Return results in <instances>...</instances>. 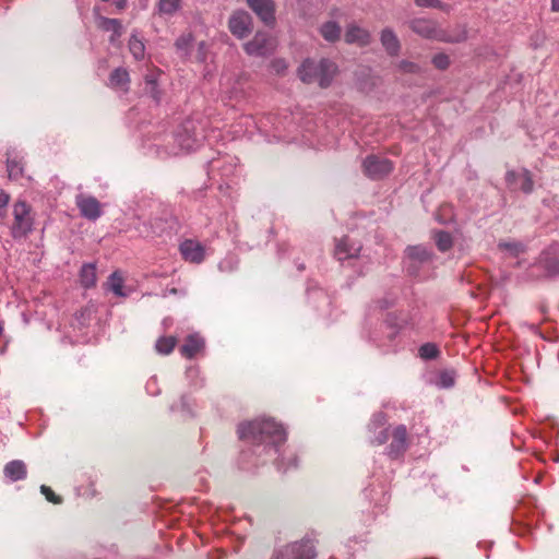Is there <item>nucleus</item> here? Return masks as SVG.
<instances>
[{"label":"nucleus","mask_w":559,"mask_h":559,"mask_svg":"<svg viewBox=\"0 0 559 559\" xmlns=\"http://www.w3.org/2000/svg\"><path fill=\"white\" fill-rule=\"evenodd\" d=\"M7 168L10 178L17 179L23 175V167L16 160L8 159Z\"/></svg>","instance_id":"obj_37"},{"label":"nucleus","mask_w":559,"mask_h":559,"mask_svg":"<svg viewBox=\"0 0 559 559\" xmlns=\"http://www.w3.org/2000/svg\"><path fill=\"white\" fill-rule=\"evenodd\" d=\"M364 174L370 179H382L393 170L390 159L377 155H368L362 162Z\"/></svg>","instance_id":"obj_5"},{"label":"nucleus","mask_w":559,"mask_h":559,"mask_svg":"<svg viewBox=\"0 0 559 559\" xmlns=\"http://www.w3.org/2000/svg\"><path fill=\"white\" fill-rule=\"evenodd\" d=\"M314 547L310 542H295L277 551L272 559H314Z\"/></svg>","instance_id":"obj_6"},{"label":"nucleus","mask_w":559,"mask_h":559,"mask_svg":"<svg viewBox=\"0 0 559 559\" xmlns=\"http://www.w3.org/2000/svg\"><path fill=\"white\" fill-rule=\"evenodd\" d=\"M498 248L509 251L513 257H518L520 253L524 252V246L519 241H500Z\"/></svg>","instance_id":"obj_31"},{"label":"nucleus","mask_w":559,"mask_h":559,"mask_svg":"<svg viewBox=\"0 0 559 559\" xmlns=\"http://www.w3.org/2000/svg\"><path fill=\"white\" fill-rule=\"evenodd\" d=\"M409 28L417 35L428 38L437 39L440 38V31L437 27V23L428 19H413L408 23Z\"/></svg>","instance_id":"obj_12"},{"label":"nucleus","mask_w":559,"mask_h":559,"mask_svg":"<svg viewBox=\"0 0 559 559\" xmlns=\"http://www.w3.org/2000/svg\"><path fill=\"white\" fill-rule=\"evenodd\" d=\"M126 3H127V0H118V1L116 2V7H117L119 10H122V9H124Z\"/></svg>","instance_id":"obj_48"},{"label":"nucleus","mask_w":559,"mask_h":559,"mask_svg":"<svg viewBox=\"0 0 559 559\" xmlns=\"http://www.w3.org/2000/svg\"><path fill=\"white\" fill-rule=\"evenodd\" d=\"M521 185L518 187L524 193H531L534 188V182L532 179V175L527 169H523L521 173Z\"/></svg>","instance_id":"obj_34"},{"label":"nucleus","mask_w":559,"mask_h":559,"mask_svg":"<svg viewBox=\"0 0 559 559\" xmlns=\"http://www.w3.org/2000/svg\"><path fill=\"white\" fill-rule=\"evenodd\" d=\"M97 27L105 31L111 32L110 40L114 41L116 37L121 35V23L117 19H108L105 16H97L96 19Z\"/></svg>","instance_id":"obj_21"},{"label":"nucleus","mask_w":559,"mask_h":559,"mask_svg":"<svg viewBox=\"0 0 559 559\" xmlns=\"http://www.w3.org/2000/svg\"><path fill=\"white\" fill-rule=\"evenodd\" d=\"M374 436L370 439V443L373 445H382L389 439V429L382 428L379 431H372Z\"/></svg>","instance_id":"obj_38"},{"label":"nucleus","mask_w":559,"mask_h":559,"mask_svg":"<svg viewBox=\"0 0 559 559\" xmlns=\"http://www.w3.org/2000/svg\"><path fill=\"white\" fill-rule=\"evenodd\" d=\"M380 41L385 52L391 57L399 56L401 41L392 28L385 27L380 33Z\"/></svg>","instance_id":"obj_16"},{"label":"nucleus","mask_w":559,"mask_h":559,"mask_svg":"<svg viewBox=\"0 0 559 559\" xmlns=\"http://www.w3.org/2000/svg\"><path fill=\"white\" fill-rule=\"evenodd\" d=\"M108 85L117 92H127L130 85V75L127 69H115L109 75Z\"/></svg>","instance_id":"obj_17"},{"label":"nucleus","mask_w":559,"mask_h":559,"mask_svg":"<svg viewBox=\"0 0 559 559\" xmlns=\"http://www.w3.org/2000/svg\"><path fill=\"white\" fill-rule=\"evenodd\" d=\"M287 460H288L287 466H285L284 457L277 463L278 469L286 472L290 467H297V457L294 454H290L289 457H287Z\"/></svg>","instance_id":"obj_44"},{"label":"nucleus","mask_w":559,"mask_h":559,"mask_svg":"<svg viewBox=\"0 0 559 559\" xmlns=\"http://www.w3.org/2000/svg\"><path fill=\"white\" fill-rule=\"evenodd\" d=\"M182 258L190 262L200 264L205 259V247L198 240L186 239L179 246Z\"/></svg>","instance_id":"obj_10"},{"label":"nucleus","mask_w":559,"mask_h":559,"mask_svg":"<svg viewBox=\"0 0 559 559\" xmlns=\"http://www.w3.org/2000/svg\"><path fill=\"white\" fill-rule=\"evenodd\" d=\"M433 238H435L437 248L441 252L449 251L453 246V238H452L451 234L448 231L439 230L435 234Z\"/></svg>","instance_id":"obj_25"},{"label":"nucleus","mask_w":559,"mask_h":559,"mask_svg":"<svg viewBox=\"0 0 559 559\" xmlns=\"http://www.w3.org/2000/svg\"><path fill=\"white\" fill-rule=\"evenodd\" d=\"M406 254L409 259L420 263L428 262L432 259V252L424 246H409L406 248Z\"/></svg>","instance_id":"obj_23"},{"label":"nucleus","mask_w":559,"mask_h":559,"mask_svg":"<svg viewBox=\"0 0 559 559\" xmlns=\"http://www.w3.org/2000/svg\"><path fill=\"white\" fill-rule=\"evenodd\" d=\"M205 341L198 334L193 333L186 337L185 343L179 347V353L187 359H192L204 350Z\"/></svg>","instance_id":"obj_13"},{"label":"nucleus","mask_w":559,"mask_h":559,"mask_svg":"<svg viewBox=\"0 0 559 559\" xmlns=\"http://www.w3.org/2000/svg\"><path fill=\"white\" fill-rule=\"evenodd\" d=\"M360 250L361 246L359 243L350 241L348 237H343L337 240L334 253L340 261H344L358 257Z\"/></svg>","instance_id":"obj_14"},{"label":"nucleus","mask_w":559,"mask_h":559,"mask_svg":"<svg viewBox=\"0 0 559 559\" xmlns=\"http://www.w3.org/2000/svg\"><path fill=\"white\" fill-rule=\"evenodd\" d=\"M551 5L554 11H559V0H552Z\"/></svg>","instance_id":"obj_49"},{"label":"nucleus","mask_w":559,"mask_h":559,"mask_svg":"<svg viewBox=\"0 0 559 559\" xmlns=\"http://www.w3.org/2000/svg\"><path fill=\"white\" fill-rule=\"evenodd\" d=\"M252 28V17L247 11L237 10L229 16L228 29L238 39L247 37Z\"/></svg>","instance_id":"obj_7"},{"label":"nucleus","mask_w":559,"mask_h":559,"mask_svg":"<svg viewBox=\"0 0 559 559\" xmlns=\"http://www.w3.org/2000/svg\"><path fill=\"white\" fill-rule=\"evenodd\" d=\"M439 355V349L433 343H426L419 348V356L423 359H435Z\"/></svg>","instance_id":"obj_33"},{"label":"nucleus","mask_w":559,"mask_h":559,"mask_svg":"<svg viewBox=\"0 0 559 559\" xmlns=\"http://www.w3.org/2000/svg\"><path fill=\"white\" fill-rule=\"evenodd\" d=\"M431 62L438 70H445L450 66V58L448 55L441 52L433 56Z\"/></svg>","instance_id":"obj_39"},{"label":"nucleus","mask_w":559,"mask_h":559,"mask_svg":"<svg viewBox=\"0 0 559 559\" xmlns=\"http://www.w3.org/2000/svg\"><path fill=\"white\" fill-rule=\"evenodd\" d=\"M271 70L276 74H284L287 70V62L284 59H274L271 61Z\"/></svg>","instance_id":"obj_41"},{"label":"nucleus","mask_w":559,"mask_h":559,"mask_svg":"<svg viewBox=\"0 0 559 559\" xmlns=\"http://www.w3.org/2000/svg\"><path fill=\"white\" fill-rule=\"evenodd\" d=\"M243 49L252 57H267L275 51L276 41L270 34L257 32L253 38L243 45Z\"/></svg>","instance_id":"obj_4"},{"label":"nucleus","mask_w":559,"mask_h":559,"mask_svg":"<svg viewBox=\"0 0 559 559\" xmlns=\"http://www.w3.org/2000/svg\"><path fill=\"white\" fill-rule=\"evenodd\" d=\"M204 41L200 43V50L204 47Z\"/></svg>","instance_id":"obj_51"},{"label":"nucleus","mask_w":559,"mask_h":559,"mask_svg":"<svg viewBox=\"0 0 559 559\" xmlns=\"http://www.w3.org/2000/svg\"><path fill=\"white\" fill-rule=\"evenodd\" d=\"M106 288L112 292L118 297H124L127 294L123 292V278L118 272H114L105 284Z\"/></svg>","instance_id":"obj_24"},{"label":"nucleus","mask_w":559,"mask_h":559,"mask_svg":"<svg viewBox=\"0 0 559 559\" xmlns=\"http://www.w3.org/2000/svg\"><path fill=\"white\" fill-rule=\"evenodd\" d=\"M176 344L177 338L175 336H164L157 340L155 347L159 354L168 355L174 350Z\"/></svg>","instance_id":"obj_26"},{"label":"nucleus","mask_w":559,"mask_h":559,"mask_svg":"<svg viewBox=\"0 0 559 559\" xmlns=\"http://www.w3.org/2000/svg\"><path fill=\"white\" fill-rule=\"evenodd\" d=\"M81 284L85 288H91L96 284V265L94 263H86L80 271Z\"/></svg>","instance_id":"obj_22"},{"label":"nucleus","mask_w":559,"mask_h":559,"mask_svg":"<svg viewBox=\"0 0 559 559\" xmlns=\"http://www.w3.org/2000/svg\"><path fill=\"white\" fill-rule=\"evenodd\" d=\"M40 492L46 497V499L49 501V502H52L55 504H59L61 503V498L59 496H57L50 487L46 486V485H41L40 486Z\"/></svg>","instance_id":"obj_40"},{"label":"nucleus","mask_w":559,"mask_h":559,"mask_svg":"<svg viewBox=\"0 0 559 559\" xmlns=\"http://www.w3.org/2000/svg\"><path fill=\"white\" fill-rule=\"evenodd\" d=\"M407 448V429L404 425H399L392 432V441L388 447V455L391 459H397L406 452Z\"/></svg>","instance_id":"obj_9"},{"label":"nucleus","mask_w":559,"mask_h":559,"mask_svg":"<svg viewBox=\"0 0 559 559\" xmlns=\"http://www.w3.org/2000/svg\"><path fill=\"white\" fill-rule=\"evenodd\" d=\"M455 372L453 370H444L439 374L438 385L443 389H449L454 385Z\"/></svg>","instance_id":"obj_32"},{"label":"nucleus","mask_w":559,"mask_h":559,"mask_svg":"<svg viewBox=\"0 0 559 559\" xmlns=\"http://www.w3.org/2000/svg\"><path fill=\"white\" fill-rule=\"evenodd\" d=\"M237 432L241 440L258 445L265 443L266 445L277 448L286 441L284 428L273 419H255L242 423L238 426Z\"/></svg>","instance_id":"obj_1"},{"label":"nucleus","mask_w":559,"mask_h":559,"mask_svg":"<svg viewBox=\"0 0 559 559\" xmlns=\"http://www.w3.org/2000/svg\"><path fill=\"white\" fill-rule=\"evenodd\" d=\"M321 36L329 43H335L341 38L342 27L335 21H328L320 26Z\"/></svg>","instance_id":"obj_20"},{"label":"nucleus","mask_w":559,"mask_h":559,"mask_svg":"<svg viewBox=\"0 0 559 559\" xmlns=\"http://www.w3.org/2000/svg\"><path fill=\"white\" fill-rule=\"evenodd\" d=\"M247 4L264 24H274L275 4L273 0H247Z\"/></svg>","instance_id":"obj_11"},{"label":"nucleus","mask_w":559,"mask_h":559,"mask_svg":"<svg viewBox=\"0 0 559 559\" xmlns=\"http://www.w3.org/2000/svg\"><path fill=\"white\" fill-rule=\"evenodd\" d=\"M193 142H194V141H191V143H190V142H189V143H187V144L183 146V148H185V150H187V151L191 150V148L193 147V144H192Z\"/></svg>","instance_id":"obj_50"},{"label":"nucleus","mask_w":559,"mask_h":559,"mask_svg":"<svg viewBox=\"0 0 559 559\" xmlns=\"http://www.w3.org/2000/svg\"><path fill=\"white\" fill-rule=\"evenodd\" d=\"M539 263L548 276H559V254L552 249L543 252Z\"/></svg>","instance_id":"obj_19"},{"label":"nucleus","mask_w":559,"mask_h":559,"mask_svg":"<svg viewBox=\"0 0 559 559\" xmlns=\"http://www.w3.org/2000/svg\"><path fill=\"white\" fill-rule=\"evenodd\" d=\"M238 264L239 261L236 257L228 255L218 263V270L221 272L231 273L238 269Z\"/></svg>","instance_id":"obj_30"},{"label":"nucleus","mask_w":559,"mask_h":559,"mask_svg":"<svg viewBox=\"0 0 559 559\" xmlns=\"http://www.w3.org/2000/svg\"><path fill=\"white\" fill-rule=\"evenodd\" d=\"M192 41H193V36L191 33H186V34H182L180 35L176 41H175V46L177 48V50L182 55V56H187L189 53V50H190V47L192 45Z\"/></svg>","instance_id":"obj_27"},{"label":"nucleus","mask_w":559,"mask_h":559,"mask_svg":"<svg viewBox=\"0 0 559 559\" xmlns=\"http://www.w3.org/2000/svg\"><path fill=\"white\" fill-rule=\"evenodd\" d=\"M136 43H138V39H136V36L133 35L131 37V40H130V50L132 51V53L134 55V57L136 58L138 55H136Z\"/></svg>","instance_id":"obj_46"},{"label":"nucleus","mask_w":559,"mask_h":559,"mask_svg":"<svg viewBox=\"0 0 559 559\" xmlns=\"http://www.w3.org/2000/svg\"><path fill=\"white\" fill-rule=\"evenodd\" d=\"M338 68L336 63L328 58H322L319 61L306 59L298 68V76L306 84L318 83L321 88H326L331 85Z\"/></svg>","instance_id":"obj_2"},{"label":"nucleus","mask_w":559,"mask_h":559,"mask_svg":"<svg viewBox=\"0 0 559 559\" xmlns=\"http://www.w3.org/2000/svg\"><path fill=\"white\" fill-rule=\"evenodd\" d=\"M345 41L365 47L371 43V34L356 24H349L345 32Z\"/></svg>","instance_id":"obj_15"},{"label":"nucleus","mask_w":559,"mask_h":559,"mask_svg":"<svg viewBox=\"0 0 559 559\" xmlns=\"http://www.w3.org/2000/svg\"><path fill=\"white\" fill-rule=\"evenodd\" d=\"M415 3L421 8L443 9L444 4L440 0H415Z\"/></svg>","instance_id":"obj_43"},{"label":"nucleus","mask_w":559,"mask_h":559,"mask_svg":"<svg viewBox=\"0 0 559 559\" xmlns=\"http://www.w3.org/2000/svg\"><path fill=\"white\" fill-rule=\"evenodd\" d=\"M521 173L518 174L516 171L514 170H509L507 174H506V181L508 183L509 187L513 188V189H516L518 188V181L521 180Z\"/></svg>","instance_id":"obj_42"},{"label":"nucleus","mask_w":559,"mask_h":559,"mask_svg":"<svg viewBox=\"0 0 559 559\" xmlns=\"http://www.w3.org/2000/svg\"><path fill=\"white\" fill-rule=\"evenodd\" d=\"M75 204L80 214L86 219L96 221L103 214L100 202L92 195L83 193L78 194L75 198Z\"/></svg>","instance_id":"obj_8"},{"label":"nucleus","mask_w":559,"mask_h":559,"mask_svg":"<svg viewBox=\"0 0 559 559\" xmlns=\"http://www.w3.org/2000/svg\"><path fill=\"white\" fill-rule=\"evenodd\" d=\"M145 92L155 103H159L160 91L158 90L157 81L153 75H146L145 78Z\"/></svg>","instance_id":"obj_28"},{"label":"nucleus","mask_w":559,"mask_h":559,"mask_svg":"<svg viewBox=\"0 0 559 559\" xmlns=\"http://www.w3.org/2000/svg\"><path fill=\"white\" fill-rule=\"evenodd\" d=\"M9 195L4 192H0V219L4 216L5 210L9 203Z\"/></svg>","instance_id":"obj_45"},{"label":"nucleus","mask_w":559,"mask_h":559,"mask_svg":"<svg viewBox=\"0 0 559 559\" xmlns=\"http://www.w3.org/2000/svg\"><path fill=\"white\" fill-rule=\"evenodd\" d=\"M3 473L11 481L25 479L27 476L26 465L21 460H13L7 463Z\"/></svg>","instance_id":"obj_18"},{"label":"nucleus","mask_w":559,"mask_h":559,"mask_svg":"<svg viewBox=\"0 0 559 559\" xmlns=\"http://www.w3.org/2000/svg\"><path fill=\"white\" fill-rule=\"evenodd\" d=\"M399 71L405 74H421L424 73V69L416 62L409 60H401L396 64Z\"/></svg>","instance_id":"obj_29"},{"label":"nucleus","mask_w":559,"mask_h":559,"mask_svg":"<svg viewBox=\"0 0 559 559\" xmlns=\"http://www.w3.org/2000/svg\"><path fill=\"white\" fill-rule=\"evenodd\" d=\"M181 0H160L159 11L165 14H174L180 8Z\"/></svg>","instance_id":"obj_35"},{"label":"nucleus","mask_w":559,"mask_h":559,"mask_svg":"<svg viewBox=\"0 0 559 559\" xmlns=\"http://www.w3.org/2000/svg\"><path fill=\"white\" fill-rule=\"evenodd\" d=\"M180 403H181L180 408L182 411H188V399L186 396L181 397Z\"/></svg>","instance_id":"obj_47"},{"label":"nucleus","mask_w":559,"mask_h":559,"mask_svg":"<svg viewBox=\"0 0 559 559\" xmlns=\"http://www.w3.org/2000/svg\"><path fill=\"white\" fill-rule=\"evenodd\" d=\"M14 222L11 227L13 238L25 237L33 227V218L31 217V207L24 201H19L13 206Z\"/></svg>","instance_id":"obj_3"},{"label":"nucleus","mask_w":559,"mask_h":559,"mask_svg":"<svg viewBox=\"0 0 559 559\" xmlns=\"http://www.w3.org/2000/svg\"><path fill=\"white\" fill-rule=\"evenodd\" d=\"M386 416L383 413H377L372 416L370 424L368 425L369 431H376L378 429L386 428Z\"/></svg>","instance_id":"obj_36"}]
</instances>
